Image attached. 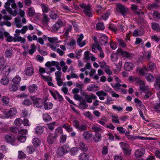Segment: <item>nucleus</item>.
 I'll use <instances>...</instances> for the list:
<instances>
[{
  "label": "nucleus",
  "mask_w": 160,
  "mask_h": 160,
  "mask_svg": "<svg viewBox=\"0 0 160 160\" xmlns=\"http://www.w3.org/2000/svg\"><path fill=\"white\" fill-rule=\"evenodd\" d=\"M1 100L2 103L5 105H7L9 102V99L5 96H3L2 97Z\"/></svg>",
  "instance_id": "50"
},
{
  "label": "nucleus",
  "mask_w": 160,
  "mask_h": 160,
  "mask_svg": "<svg viewBox=\"0 0 160 160\" xmlns=\"http://www.w3.org/2000/svg\"><path fill=\"white\" fill-rule=\"evenodd\" d=\"M21 80V78L20 76L17 75L13 78L12 81L14 83L18 84L20 83Z\"/></svg>",
  "instance_id": "48"
},
{
  "label": "nucleus",
  "mask_w": 160,
  "mask_h": 160,
  "mask_svg": "<svg viewBox=\"0 0 160 160\" xmlns=\"http://www.w3.org/2000/svg\"><path fill=\"white\" fill-rule=\"evenodd\" d=\"M151 52L147 51L143 53V56L145 59L149 60L151 58Z\"/></svg>",
  "instance_id": "51"
},
{
  "label": "nucleus",
  "mask_w": 160,
  "mask_h": 160,
  "mask_svg": "<svg viewBox=\"0 0 160 160\" xmlns=\"http://www.w3.org/2000/svg\"><path fill=\"white\" fill-rule=\"evenodd\" d=\"M154 86L156 89H160V77L157 78L154 83Z\"/></svg>",
  "instance_id": "32"
},
{
  "label": "nucleus",
  "mask_w": 160,
  "mask_h": 160,
  "mask_svg": "<svg viewBox=\"0 0 160 160\" xmlns=\"http://www.w3.org/2000/svg\"><path fill=\"white\" fill-rule=\"evenodd\" d=\"M145 150L143 148H140L136 150L134 154L135 156L137 158H140L145 153Z\"/></svg>",
  "instance_id": "18"
},
{
  "label": "nucleus",
  "mask_w": 160,
  "mask_h": 160,
  "mask_svg": "<svg viewBox=\"0 0 160 160\" xmlns=\"http://www.w3.org/2000/svg\"><path fill=\"white\" fill-rule=\"evenodd\" d=\"M5 139L7 142L9 143L13 142L15 141L14 136L11 134L6 135L5 137Z\"/></svg>",
  "instance_id": "13"
},
{
  "label": "nucleus",
  "mask_w": 160,
  "mask_h": 160,
  "mask_svg": "<svg viewBox=\"0 0 160 160\" xmlns=\"http://www.w3.org/2000/svg\"><path fill=\"white\" fill-rule=\"evenodd\" d=\"M61 72L60 71L56 72H55L57 83L59 86H61L63 84L62 80L61 78Z\"/></svg>",
  "instance_id": "10"
},
{
  "label": "nucleus",
  "mask_w": 160,
  "mask_h": 160,
  "mask_svg": "<svg viewBox=\"0 0 160 160\" xmlns=\"http://www.w3.org/2000/svg\"><path fill=\"white\" fill-rule=\"evenodd\" d=\"M128 138V139L130 140L131 141H132L134 140L137 139L138 138H139L140 139L141 137H138V136H136L134 135H128V137H127Z\"/></svg>",
  "instance_id": "57"
},
{
  "label": "nucleus",
  "mask_w": 160,
  "mask_h": 160,
  "mask_svg": "<svg viewBox=\"0 0 160 160\" xmlns=\"http://www.w3.org/2000/svg\"><path fill=\"white\" fill-rule=\"evenodd\" d=\"M53 104L51 102H45L44 104V108L46 110H49L52 109Z\"/></svg>",
  "instance_id": "36"
},
{
  "label": "nucleus",
  "mask_w": 160,
  "mask_h": 160,
  "mask_svg": "<svg viewBox=\"0 0 160 160\" xmlns=\"http://www.w3.org/2000/svg\"><path fill=\"white\" fill-rule=\"evenodd\" d=\"M32 142L34 146L35 147H37L39 146L41 144V141L39 138H35L32 139Z\"/></svg>",
  "instance_id": "33"
},
{
  "label": "nucleus",
  "mask_w": 160,
  "mask_h": 160,
  "mask_svg": "<svg viewBox=\"0 0 160 160\" xmlns=\"http://www.w3.org/2000/svg\"><path fill=\"white\" fill-rule=\"evenodd\" d=\"M14 68V65L10 63L8 64L3 68L2 70V74L5 76H8L11 71L13 70Z\"/></svg>",
  "instance_id": "6"
},
{
  "label": "nucleus",
  "mask_w": 160,
  "mask_h": 160,
  "mask_svg": "<svg viewBox=\"0 0 160 160\" xmlns=\"http://www.w3.org/2000/svg\"><path fill=\"white\" fill-rule=\"evenodd\" d=\"M12 50L10 49L7 50L5 52V55L6 57L9 58L10 57L12 54Z\"/></svg>",
  "instance_id": "63"
},
{
  "label": "nucleus",
  "mask_w": 160,
  "mask_h": 160,
  "mask_svg": "<svg viewBox=\"0 0 160 160\" xmlns=\"http://www.w3.org/2000/svg\"><path fill=\"white\" fill-rule=\"evenodd\" d=\"M87 125L85 123H82L79 124L77 130L79 132H81L87 129Z\"/></svg>",
  "instance_id": "31"
},
{
  "label": "nucleus",
  "mask_w": 160,
  "mask_h": 160,
  "mask_svg": "<svg viewBox=\"0 0 160 160\" xmlns=\"http://www.w3.org/2000/svg\"><path fill=\"white\" fill-rule=\"evenodd\" d=\"M43 118L44 121L46 122L50 121L52 120V118L47 113L43 114Z\"/></svg>",
  "instance_id": "38"
},
{
  "label": "nucleus",
  "mask_w": 160,
  "mask_h": 160,
  "mask_svg": "<svg viewBox=\"0 0 160 160\" xmlns=\"http://www.w3.org/2000/svg\"><path fill=\"white\" fill-rule=\"evenodd\" d=\"M134 67V64L130 62H126L124 65V68L125 70L127 71L132 70Z\"/></svg>",
  "instance_id": "14"
},
{
  "label": "nucleus",
  "mask_w": 160,
  "mask_h": 160,
  "mask_svg": "<svg viewBox=\"0 0 160 160\" xmlns=\"http://www.w3.org/2000/svg\"><path fill=\"white\" fill-rule=\"evenodd\" d=\"M41 6L43 13H45L48 12L49 8V6L47 4L42 3L41 4Z\"/></svg>",
  "instance_id": "26"
},
{
  "label": "nucleus",
  "mask_w": 160,
  "mask_h": 160,
  "mask_svg": "<svg viewBox=\"0 0 160 160\" xmlns=\"http://www.w3.org/2000/svg\"><path fill=\"white\" fill-rule=\"evenodd\" d=\"M118 54H120L123 57L131 59L132 57V55L125 51H123L121 48H118L117 50Z\"/></svg>",
  "instance_id": "7"
},
{
  "label": "nucleus",
  "mask_w": 160,
  "mask_h": 160,
  "mask_svg": "<svg viewBox=\"0 0 160 160\" xmlns=\"http://www.w3.org/2000/svg\"><path fill=\"white\" fill-rule=\"evenodd\" d=\"M112 87L116 90H117L118 88L120 87H124L126 88L127 86L125 84H121L119 82H117L115 83V85L112 86Z\"/></svg>",
  "instance_id": "40"
},
{
  "label": "nucleus",
  "mask_w": 160,
  "mask_h": 160,
  "mask_svg": "<svg viewBox=\"0 0 160 160\" xmlns=\"http://www.w3.org/2000/svg\"><path fill=\"white\" fill-rule=\"evenodd\" d=\"M26 151L29 154H32L35 151V149L33 146H28L27 147Z\"/></svg>",
  "instance_id": "58"
},
{
  "label": "nucleus",
  "mask_w": 160,
  "mask_h": 160,
  "mask_svg": "<svg viewBox=\"0 0 160 160\" xmlns=\"http://www.w3.org/2000/svg\"><path fill=\"white\" fill-rule=\"evenodd\" d=\"M117 40L120 46L124 48L126 47L127 44L123 39L118 38Z\"/></svg>",
  "instance_id": "37"
},
{
  "label": "nucleus",
  "mask_w": 160,
  "mask_h": 160,
  "mask_svg": "<svg viewBox=\"0 0 160 160\" xmlns=\"http://www.w3.org/2000/svg\"><path fill=\"white\" fill-rule=\"evenodd\" d=\"M89 156L87 153L82 152L79 156V160H89Z\"/></svg>",
  "instance_id": "24"
},
{
  "label": "nucleus",
  "mask_w": 160,
  "mask_h": 160,
  "mask_svg": "<svg viewBox=\"0 0 160 160\" xmlns=\"http://www.w3.org/2000/svg\"><path fill=\"white\" fill-rule=\"evenodd\" d=\"M31 99L33 101V104L37 107L41 108L43 104V100L39 98H36L35 96L30 97Z\"/></svg>",
  "instance_id": "4"
},
{
  "label": "nucleus",
  "mask_w": 160,
  "mask_h": 160,
  "mask_svg": "<svg viewBox=\"0 0 160 160\" xmlns=\"http://www.w3.org/2000/svg\"><path fill=\"white\" fill-rule=\"evenodd\" d=\"M27 13L29 17H32L35 15V11L33 8L31 7L28 8Z\"/></svg>",
  "instance_id": "39"
},
{
  "label": "nucleus",
  "mask_w": 160,
  "mask_h": 160,
  "mask_svg": "<svg viewBox=\"0 0 160 160\" xmlns=\"http://www.w3.org/2000/svg\"><path fill=\"white\" fill-rule=\"evenodd\" d=\"M108 37L105 35H103L101 36L100 39V44L105 45L107 43Z\"/></svg>",
  "instance_id": "30"
},
{
  "label": "nucleus",
  "mask_w": 160,
  "mask_h": 160,
  "mask_svg": "<svg viewBox=\"0 0 160 160\" xmlns=\"http://www.w3.org/2000/svg\"><path fill=\"white\" fill-rule=\"evenodd\" d=\"M134 102L138 108H141L143 110L145 109V107L142 104L141 101L138 98H136L134 99Z\"/></svg>",
  "instance_id": "25"
},
{
  "label": "nucleus",
  "mask_w": 160,
  "mask_h": 160,
  "mask_svg": "<svg viewBox=\"0 0 160 160\" xmlns=\"http://www.w3.org/2000/svg\"><path fill=\"white\" fill-rule=\"evenodd\" d=\"M36 47L34 44H32L31 45V49L29 50L28 53L31 55H32L33 52L36 51Z\"/></svg>",
  "instance_id": "61"
},
{
  "label": "nucleus",
  "mask_w": 160,
  "mask_h": 160,
  "mask_svg": "<svg viewBox=\"0 0 160 160\" xmlns=\"http://www.w3.org/2000/svg\"><path fill=\"white\" fill-rule=\"evenodd\" d=\"M95 84H91L88 86L87 88V90L88 92H95L96 90L95 89Z\"/></svg>",
  "instance_id": "55"
},
{
  "label": "nucleus",
  "mask_w": 160,
  "mask_h": 160,
  "mask_svg": "<svg viewBox=\"0 0 160 160\" xmlns=\"http://www.w3.org/2000/svg\"><path fill=\"white\" fill-rule=\"evenodd\" d=\"M92 133H89L88 131H85L83 133L82 137L85 140H88L92 137Z\"/></svg>",
  "instance_id": "34"
},
{
  "label": "nucleus",
  "mask_w": 160,
  "mask_h": 160,
  "mask_svg": "<svg viewBox=\"0 0 160 160\" xmlns=\"http://www.w3.org/2000/svg\"><path fill=\"white\" fill-rule=\"evenodd\" d=\"M144 30L143 29L139 30H135L133 32V36L134 37L139 36L143 35L144 34Z\"/></svg>",
  "instance_id": "19"
},
{
  "label": "nucleus",
  "mask_w": 160,
  "mask_h": 160,
  "mask_svg": "<svg viewBox=\"0 0 160 160\" xmlns=\"http://www.w3.org/2000/svg\"><path fill=\"white\" fill-rule=\"evenodd\" d=\"M27 38L29 42H32L33 40H37L38 37L37 36L34 35H33L32 37L29 35L27 36Z\"/></svg>",
  "instance_id": "60"
},
{
  "label": "nucleus",
  "mask_w": 160,
  "mask_h": 160,
  "mask_svg": "<svg viewBox=\"0 0 160 160\" xmlns=\"http://www.w3.org/2000/svg\"><path fill=\"white\" fill-rule=\"evenodd\" d=\"M51 66H55L57 69L58 71L61 70V68L59 66V63L58 62L52 61L50 62Z\"/></svg>",
  "instance_id": "49"
},
{
  "label": "nucleus",
  "mask_w": 160,
  "mask_h": 160,
  "mask_svg": "<svg viewBox=\"0 0 160 160\" xmlns=\"http://www.w3.org/2000/svg\"><path fill=\"white\" fill-rule=\"evenodd\" d=\"M9 81L8 78L5 76V77H2L0 80L1 83L4 85H6L9 83Z\"/></svg>",
  "instance_id": "41"
},
{
  "label": "nucleus",
  "mask_w": 160,
  "mask_h": 160,
  "mask_svg": "<svg viewBox=\"0 0 160 160\" xmlns=\"http://www.w3.org/2000/svg\"><path fill=\"white\" fill-rule=\"evenodd\" d=\"M62 127L65 128L68 132H72L73 130L72 128L70 125L67 123H65L62 126Z\"/></svg>",
  "instance_id": "43"
},
{
  "label": "nucleus",
  "mask_w": 160,
  "mask_h": 160,
  "mask_svg": "<svg viewBox=\"0 0 160 160\" xmlns=\"http://www.w3.org/2000/svg\"><path fill=\"white\" fill-rule=\"evenodd\" d=\"M43 128L41 126H38L35 128V132L38 134H40L43 133Z\"/></svg>",
  "instance_id": "47"
},
{
  "label": "nucleus",
  "mask_w": 160,
  "mask_h": 160,
  "mask_svg": "<svg viewBox=\"0 0 160 160\" xmlns=\"http://www.w3.org/2000/svg\"><path fill=\"white\" fill-rule=\"evenodd\" d=\"M151 26L153 30L156 31L157 32H160V26L159 24L153 22L152 23Z\"/></svg>",
  "instance_id": "29"
},
{
  "label": "nucleus",
  "mask_w": 160,
  "mask_h": 160,
  "mask_svg": "<svg viewBox=\"0 0 160 160\" xmlns=\"http://www.w3.org/2000/svg\"><path fill=\"white\" fill-rule=\"evenodd\" d=\"M145 76V78L149 82H152L154 80V77L151 74L147 73Z\"/></svg>",
  "instance_id": "44"
},
{
  "label": "nucleus",
  "mask_w": 160,
  "mask_h": 160,
  "mask_svg": "<svg viewBox=\"0 0 160 160\" xmlns=\"http://www.w3.org/2000/svg\"><path fill=\"white\" fill-rule=\"evenodd\" d=\"M34 73L33 69L31 67H28L25 71V74L28 76H32Z\"/></svg>",
  "instance_id": "28"
},
{
  "label": "nucleus",
  "mask_w": 160,
  "mask_h": 160,
  "mask_svg": "<svg viewBox=\"0 0 160 160\" xmlns=\"http://www.w3.org/2000/svg\"><path fill=\"white\" fill-rule=\"evenodd\" d=\"M17 139L20 142H24L26 139V137L22 134H19L17 138Z\"/></svg>",
  "instance_id": "52"
},
{
  "label": "nucleus",
  "mask_w": 160,
  "mask_h": 160,
  "mask_svg": "<svg viewBox=\"0 0 160 160\" xmlns=\"http://www.w3.org/2000/svg\"><path fill=\"white\" fill-rule=\"evenodd\" d=\"M91 129L96 133H99L98 132H103V130L97 124L93 125L91 127Z\"/></svg>",
  "instance_id": "23"
},
{
  "label": "nucleus",
  "mask_w": 160,
  "mask_h": 160,
  "mask_svg": "<svg viewBox=\"0 0 160 160\" xmlns=\"http://www.w3.org/2000/svg\"><path fill=\"white\" fill-rule=\"evenodd\" d=\"M81 94L84 96L86 101L88 103H91L92 102V100H95L97 97L93 93H91L90 94H88L85 92H83Z\"/></svg>",
  "instance_id": "5"
},
{
  "label": "nucleus",
  "mask_w": 160,
  "mask_h": 160,
  "mask_svg": "<svg viewBox=\"0 0 160 160\" xmlns=\"http://www.w3.org/2000/svg\"><path fill=\"white\" fill-rule=\"evenodd\" d=\"M116 10L118 12L121 14L125 17L128 13V8L121 3H118L117 5Z\"/></svg>",
  "instance_id": "2"
},
{
  "label": "nucleus",
  "mask_w": 160,
  "mask_h": 160,
  "mask_svg": "<svg viewBox=\"0 0 160 160\" xmlns=\"http://www.w3.org/2000/svg\"><path fill=\"white\" fill-rule=\"evenodd\" d=\"M80 7L84 9L83 11H87L90 10H92L91 6L89 4H86L84 3L80 4Z\"/></svg>",
  "instance_id": "35"
},
{
  "label": "nucleus",
  "mask_w": 160,
  "mask_h": 160,
  "mask_svg": "<svg viewBox=\"0 0 160 160\" xmlns=\"http://www.w3.org/2000/svg\"><path fill=\"white\" fill-rule=\"evenodd\" d=\"M83 37H84L82 34H81L79 36V37L77 40V43L78 45L80 46V47H82L84 46L86 44L85 41H84L82 42H81Z\"/></svg>",
  "instance_id": "20"
},
{
  "label": "nucleus",
  "mask_w": 160,
  "mask_h": 160,
  "mask_svg": "<svg viewBox=\"0 0 160 160\" xmlns=\"http://www.w3.org/2000/svg\"><path fill=\"white\" fill-rule=\"evenodd\" d=\"M14 35L15 36L13 37V41L14 42H20L21 43H23L25 42L26 39L25 38L18 36L17 34H14Z\"/></svg>",
  "instance_id": "17"
},
{
  "label": "nucleus",
  "mask_w": 160,
  "mask_h": 160,
  "mask_svg": "<svg viewBox=\"0 0 160 160\" xmlns=\"http://www.w3.org/2000/svg\"><path fill=\"white\" fill-rule=\"evenodd\" d=\"M136 80L138 84L140 85V88L142 91H144L148 89V87L145 85L144 82L141 79L137 78Z\"/></svg>",
  "instance_id": "12"
},
{
  "label": "nucleus",
  "mask_w": 160,
  "mask_h": 160,
  "mask_svg": "<svg viewBox=\"0 0 160 160\" xmlns=\"http://www.w3.org/2000/svg\"><path fill=\"white\" fill-rule=\"evenodd\" d=\"M49 16L52 19H56L58 16L57 14L54 11H51L49 13Z\"/></svg>",
  "instance_id": "56"
},
{
  "label": "nucleus",
  "mask_w": 160,
  "mask_h": 160,
  "mask_svg": "<svg viewBox=\"0 0 160 160\" xmlns=\"http://www.w3.org/2000/svg\"><path fill=\"white\" fill-rule=\"evenodd\" d=\"M96 94L99 97V99L101 100H103L105 99L104 97L107 96V93L104 92L103 90L98 91L96 93Z\"/></svg>",
  "instance_id": "16"
},
{
  "label": "nucleus",
  "mask_w": 160,
  "mask_h": 160,
  "mask_svg": "<svg viewBox=\"0 0 160 160\" xmlns=\"http://www.w3.org/2000/svg\"><path fill=\"white\" fill-rule=\"evenodd\" d=\"M14 25L17 28H21L22 26V23L21 21V18L18 17H16L14 19Z\"/></svg>",
  "instance_id": "15"
},
{
  "label": "nucleus",
  "mask_w": 160,
  "mask_h": 160,
  "mask_svg": "<svg viewBox=\"0 0 160 160\" xmlns=\"http://www.w3.org/2000/svg\"><path fill=\"white\" fill-rule=\"evenodd\" d=\"M56 122H53L47 124L48 128L51 131L53 130L56 125Z\"/></svg>",
  "instance_id": "53"
},
{
  "label": "nucleus",
  "mask_w": 160,
  "mask_h": 160,
  "mask_svg": "<svg viewBox=\"0 0 160 160\" xmlns=\"http://www.w3.org/2000/svg\"><path fill=\"white\" fill-rule=\"evenodd\" d=\"M79 107L80 109H85L87 108L88 107V105L87 103L83 100L80 103Z\"/></svg>",
  "instance_id": "46"
},
{
  "label": "nucleus",
  "mask_w": 160,
  "mask_h": 160,
  "mask_svg": "<svg viewBox=\"0 0 160 160\" xmlns=\"http://www.w3.org/2000/svg\"><path fill=\"white\" fill-rule=\"evenodd\" d=\"M155 68V65L154 62H151L148 64L147 69L148 71L153 70Z\"/></svg>",
  "instance_id": "45"
},
{
  "label": "nucleus",
  "mask_w": 160,
  "mask_h": 160,
  "mask_svg": "<svg viewBox=\"0 0 160 160\" xmlns=\"http://www.w3.org/2000/svg\"><path fill=\"white\" fill-rule=\"evenodd\" d=\"M17 86L16 85L12 84L10 86L9 89L10 91L14 92L17 90Z\"/></svg>",
  "instance_id": "64"
},
{
  "label": "nucleus",
  "mask_w": 160,
  "mask_h": 160,
  "mask_svg": "<svg viewBox=\"0 0 160 160\" xmlns=\"http://www.w3.org/2000/svg\"><path fill=\"white\" fill-rule=\"evenodd\" d=\"M4 114L6 115L7 118L12 117L14 116L17 113L16 109L14 108H12L10 109L8 112H3Z\"/></svg>",
  "instance_id": "11"
},
{
  "label": "nucleus",
  "mask_w": 160,
  "mask_h": 160,
  "mask_svg": "<svg viewBox=\"0 0 160 160\" xmlns=\"http://www.w3.org/2000/svg\"><path fill=\"white\" fill-rule=\"evenodd\" d=\"M63 129L62 127L60 126L58 127L55 129L54 135L56 137H58L60 135L63 133Z\"/></svg>",
  "instance_id": "27"
},
{
  "label": "nucleus",
  "mask_w": 160,
  "mask_h": 160,
  "mask_svg": "<svg viewBox=\"0 0 160 160\" xmlns=\"http://www.w3.org/2000/svg\"><path fill=\"white\" fill-rule=\"evenodd\" d=\"M22 123V120L20 118H17L14 121V124L17 126H20Z\"/></svg>",
  "instance_id": "62"
},
{
  "label": "nucleus",
  "mask_w": 160,
  "mask_h": 160,
  "mask_svg": "<svg viewBox=\"0 0 160 160\" xmlns=\"http://www.w3.org/2000/svg\"><path fill=\"white\" fill-rule=\"evenodd\" d=\"M132 9L133 12L142 18H139L138 20V23L140 24L144 25L146 23V21L143 19L144 13L142 11L138 8V6L135 5H132Z\"/></svg>",
  "instance_id": "1"
},
{
  "label": "nucleus",
  "mask_w": 160,
  "mask_h": 160,
  "mask_svg": "<svg viewBox=\"0 0 160 160\" xmlns=\"http://www.w3.org/2000/svg\"><path fill=\"white\" fill-rule=\"evenodd\" d=\"M79 148L82 151L86 152L88 151V146L83 142H80L78 144Z\"/></svg>",
  "instance_id": "22"
},
{
  "label": "nucleus",
  "mask_w": 160,
  "mask_h": 160,
  "mask_svg": "<svg viewBox=\"0 0 160 160\" xmlns=\"http://www.w3.org/2000/svg\"><path fill=\"white\" fill-rule=\"evenodd\" d=\"M10 1V0H8V1L5 3L4 7L10 14L14 17L17 15L18 11L17 9H15L13 11L12 9L10 8V6L11 3Z\"/></svg>",
  "instance_id": "3"
},
{
  "label": "nucleus",
  "mask_w": 160,
  "mask_h": 160,
  "mask_svg": "<svg viewBox=\"0 0 160 160\" xmlns=\"http://www.w3.org/2000/svg\"><path fill=\"white\" fill-rule=\"evenodd\" d=\"M111 59L113 62L117 61L118 59L117 54L116 53H112L110 56Z\"/></svg>",
  "instance_id": "59"
},
{
  "label": "nucleus",
  "mask_w": 160,
  "mask_h": 160,
  "mask_svg": "<svg viewBox=\"0 0 160 160\" xmlns=\"http://www.w3.org/2000/svg\"><path fill=\"white\" fill-rule=\"evenodd\" d=\"M120 144L121 145V147L123 151L130 147L129 145L125 142H120Z\"/></svg>",
  "instance_id": "54"
},
{
  "label": "nucleus",
  "mask_w": 160,
  "mask_h": 160,
  "mask_svg": "<svg viewBox=\"0 0 160 160\" xmlns=\"http://www.w3.org/2000/svg\"><path fill=\"white\" fill-rule=\"evenodd\" d=\"M102 139L101 134L99 133H96L93 137V140L95 142H98Z\"/></svg>",
  "instance_id": "42"
},
{
  "label": "nucleus",
  "mask_w": 160,
  "mask_h": 160,
  "mask_svg": "<svg viewBox=\"0 0 160 160\" xmlns=\"http://www.w3.org/2000/svg\"><path fill=\"white\" fill-rule=\"evenodd\" d=\"M38 86L36 84H32L29 85L28 87V90L31 93H34L38 90Z\"/></svg>",
  "instance_id": "21"
},
{
  "label": "nucleus",
  "mask_w": 160,
  "mask_h": 160,
  "mask_svg": "<svg viewBox=\"0 0 160 160\" xmlns=\"http://www.w3.org/2000/svg\"><path fill=\"white\" fill-rule=\"evenodd\" d=\"M63 22L60 20L57 21L52 27V30L54 32H57L60 29L63 25Z\"/></svg>",
  "instance_id": "8"
},
{
  "label": "nucleus",
  "mask_w": 160,
  "mask_h": 160,
  "mask_svg": "<svg viewBox=\"0 0 160 160\" xmlns=\"http://www.w3.org/2000/svg\"><path fill=\"white\" fill-rule=\"evenodd\" d=\"M57 138V137L54 134L50 133L48 136L47 141L49 144H51L56 141Z\"/></svg>",
  "instance_id": "9"
}]
</instances>
